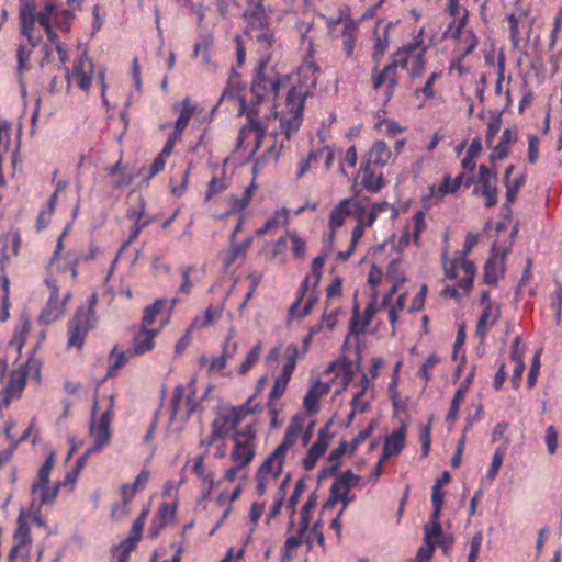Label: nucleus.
Listing matches in <instances>:
<instances>
[{
  "label": "nucleus",
  "mask_w": 562,
  "mask_h": 562,
  "mask_svg": "<svg viewBox=\"0 0 562 562\" xmlns=\"http://www.w3.org/2000/svg\"><path fill=\"white\" fill-rule=\"evenodd\" d=\"M318 68L313 63H306L299 69V76L305 77L306 81L300 87H292L286 94L285 109L280 117L276 112H271V102L279 90L288 85V77L267 78L259 72L251 86V101L248 103L239 92L233 88L223 91L218 105L225 101H234L239 105V115L246 114L247 125L244 126L237 138V146L244 142L247 130L255 133V150H257L265 139L271 138L270 144L263 154V158H273L277 160L283 149V140L279 142V134H283L285 139H290L297 133L303 120V106L305 97L311 89L316 86L315 74Z\"/></svg>",
  "instance_id": "f257e3e1"
},
{
  "label": "nucleus",
  "mask_w": 562,
  "mask_h": 562,
  "mask_svg": "<svg viewBox=\"0 0 562 562\" xmlns=\"http://www.w3.org/2000/svg\"><path fill=\"white\" fill-rule=\"evenodd\" d=\"M67 231L68 228L66 227L57 239L56 249L47 266V273L44 280L49 291L47 300H53V302L61 301L63 293L60 294V289L69 283H74L77 279V265L79 259L67 257L65 263L60 261L63 239Z\"/></svg>",
  "instance_id": "f03ea898"
},
{
  "label": "nucleus",
  "mask_w": 562,
  "mask_h": 562,
  "mask_svg": "<svg viewBox=\"0 0 562 562\" xmlns=\"http://www.w3.org/2000/svg\"><path fill=\"white\" fill-rule=\"evenodd\" d=\"M304 427L305 416L302 414L294 415L286 427L281 443L266 458L257 472L276 481L282 472L289 450L295 445Z\"/></svg>",
  "instance_id": "7ed1b4c3"
},
{
  "label": "nucleus",
  "mask_w": 562,
  "mask_h": 562,
  "mask_svg": "<svg viewBox=\"0 0 562 562\" xmlns=\"http://www.w3.org/2000/svg\"><path fill=\"white\" fill-rule=\"evenodd\" d=\"M425 29L420 27L409 43L401 47L394 55L396 65L406 70L412 78H418L425 72V54L428 45L424 44Z\"/></svg>",
  "instance_id": "20e7f679"
},
{
  "label": "nucleus",
  "mask_w": 562,
  "mask_h": 562,
  "mask_svg": "<svg viewBox=\"0 0 562 562\" xmlns=\"http://www.w3.org/2000/svg\"><path fill=\"white\" fill-rule=\"evenodd\" d=\"M200 402L196 396L195 378H191L187 384L177 385L170 401V422L177 418L181 422H186L200 406Z\"/></svg>",
  "instance_id": "39448f33"
},
{
  "label": "nucleus",
  "mask_w": 562,
  "mask_h": 562,
  "mask_svg": "<svg viewBox=\"0 0 562 562\" xmlns=\"http://www.w3.org/2000/svg\"><path fill=\"white\" fill-rule=\"evenodd\" d=\"M234 446L229 453L233 463L238 465H248L254 457L256 449V432L251 425H246L240 430L233 434Z\"/></svg>",
  "instance_id": "423d86ee"
},
{
  "label": "nucleus",
  "mask_w": 562,
  "mask_h": 562,
  "mask_svg": "<svg viewBox=\"0 0 562 562\" xmlns=\"http://www.w3.org/2000/svg\"><path fill=\"white\" fill-rule=\"evenodd\" d=\"M252 413L248 405H239L232 407L228 412H222L211 423V431L213 437L220 440L226 438L232 431L233 434L238 429V425Z\"/></svg>",
  "instance_id": "0eeeda50"
},
{
  "label": "nucleus",
  "mask_w": 562,
  "mask_h": 562,
  "mask_svg": "<svg viewBox=\"0 0 562 562\" xmlns=\"http://www.w3.org/2000/svg\"><path fill=\"white\" fill-rule=\"evenodd\" d=\"M113 404L114 396L111 395L108 409L101 414L98 420L95 419L97 403L93 405L89 431L94 443L90 447V452H99L111 439L110 424L113 419Z\"/></svg>",
  "instance_id": "6e6552de"
},
{
  "label": "nucleus",
  "mask_w": 562,
  "mask_h": 562,
  "mask_svg": "<svg viewBox=\"0 0 562 562\" xmlns=\"http://www.w3.org/2000/svg\"><path fill=\"white\" fill-rule=\"evenodd\" d=\"M97 317L92 316L91 311L87 314L76 312L74 318L68 325V348L80 349L85 342L87 334L94 327Z\"/></svg>",
  "instance_id": "1a4fd4ad"
},
{
  "label": "nucleus",
  "mask_w": 562,
  "mask_h": 562,
  "mask_svg": "<svg viewBox=\"0 0 562 562\" xmlns=\"http://www.w3.org/2000/svg\"><path fill=\"white\" fill-rule=\"evenodd\" d=\"M20 33L32 47H36L42 41V34L35 26V3L23 1L19 12Z\"/></svg>",
  "instance_id": "9d476101"
},
{
  "label": "nucleus",
  "mask_w": 562,
  "mask_h": 562,
  "mask_svg": "<svg viewBox=\"0 0 562 562\" xmlns=\"http://www.w3.org/2000/svg\"><path fill=\"white\" fill-rule=\"evenodd\" d=\"M465 18H462L457 24H449L448 30L445 32V37L457 40L460 59L471 54L477 44L475 34L470 30H463Z\"/></svg>",
  "instance_id": "9b49d317"
},
{
  "label": "nucleus",
  "mask_w": 562,
  "mask_h": 562,
  "mask_svg": "<svg viewBox=\"0 0 562 562\" xmlns=\"http://www.w3.org/2000/svg\"><path fill=\"white\" fill-rule=\"evenodd\" d=\"M396 61L393 60L391 64L385 66L381 71L372 72V87L374 90H379L383 85L386 86L384 91L385 102L390 101L394 94L395 88L398 85L397 79Z\"/></svg>",
  "instance_id": "f8f14e48"
},
{
  "label": "nucleus",
  "mask_w": 562,
  "mask_h": 562,
  "mask_svg": "<svg viewBox=\"0 0 562 562\" xmlns=\"http://www.w3.org/2000/svg\"><path fill=\"white\" fill-rule=\"evenodd\" d=\"M31 537L27 525L20 517L18 519V528L14 533V546L10 551L12 562H25L30 554Z\"/></svg>",
  "instance_id": "ddd939ff"
},
{
  "label": "nucleus",
  "mask_w": 562,
  "mask_h": 562,
  "mask_svg": "<svg viewBox=\"0 0 562 562\" xmlns=\"http://www.w3.org/2000/svg\"><path fill=\"white\" fill-rule=\"evenodd\" d=\"M92 75L93 64L85 53L76 60L68 79L69 81H74L83 91H88L91 87Z\"/></svg>",
  "instance_id": "4468645a"
},
{
  "label": "nucleus",
  "mask_w": 562,
  "mask_h": 562,
  "mask_svg": "<svg viewBox=\"0 0 562 562\" xmlns=\"http://www.w3.org/2000/svg\"><path fill=\"white\" fill-rule=\"evenodd\" d=\"M479 183L481 192L484 196L486 207L497 204L496 173L491 171L486 166L482 165L479 169Z\"/></svg>",
  "instance_id": "2eb2a0df"
},
{
  "label": "nucleus",
  "mask_w": 562,
  "mask_h": 562,
  "mask_svg": "<svg viewBox=\"0 0 562 562\" xmlns=\"http://www.w3.org/2000/svg\"><path fill=\"white\" fill-rule=\"evenodd\" d=\"M357 199L347 198L339 201L334 207L329 215V227L331 229L330 239L334 238V234L337 228L345 224L346 217L352 216V213L357 211Z\"/></svg>",
  "instance_id": "dca6fc26"
},
{
  "label": "nucleus",
  "mask_w": 562,
  "mask_h": 562,
  "mask_svg": "<svg viewBox=\"0 0 562 562\" xmlns=\"http://www.w3.org/2000/svg\"><path fill=\"white\" fill-rule=\"evenodd\" d=\"M71 299V292L67 289L63 292L61 301L53 302L47 300L45 307L42 310L38 321L44 325H49L65 314V308Z\"/></svg>",
  "instance_id": "f3484780"
},
{
  "label": "nucleus",
  "mask_w": 562,
  "mask_h": 562,
  "mask_svg": "<svg viewBox=\"0 0 562 562\" xmlns=\"http://www.w3.org/2000/svg\"><path fill=\"white\" fill-rule=\"evenodd\" d=\"M252 241L251 237H248L243 243L234 241V235L231 236V247L226 250H222L218 254V258L225 269H228L233 263L243 261L246 258L248 248Z\"/></svg>",
  "instance_id": "a211bd4d"
},
{
  "label": "nucleus",
  "mask_w": 562,
  "mask_h": 562,
  "mask_svg": "<svg viewBox=\"0 0 562 562\" xmlns=\"http://www.w3.org/2000/svg\"><path fill=\"white\" fill-rule=\"evenodd\" d=\"M395 160L393 150L383 142L375 140L362 162L384 167Z\"/></svg>",
  "instance_id": "6ab92c4d"
},
{
  "label": "nucleus",
  "mask_w": 562,
  "mask_h": 562,
  "mask_svg": "<svg viewBox=\"0 0 562 562\" xmlns=\"http://www.w3.org/2000/svg\"><path fill=\"white\" fill-rule=\"evenodd\" d=\"M329 436L327 430L321 429L317 435V440L311 446L305 458L302 461L303 468L307 471L312 470L317 460L325 453L329 445Z\"/></svg>",
  "instance_id": "aec40b11"
},
{
  "label": "nucleus",
  "mask_w": 562,
  "mask_h": 562,
  "mask_svg": "<svg viewBox=\"0 0 562 562\" xmlns=\"http://www.w3.org/2000/svg\"><path fill=\"white\" fill-rule=\"evenodd\" d=\"M442 265L446 278L450 280L459 277V270L462 271L463 277H474L475 274V267L472 261L464 258H457L448 261L447 252H443L442 255Z\"/></svg>",
  "instance_id": "412c9836"
},
{
  "label": "nucleus",
  "mask_w": 562,
  "mask_h": 562,
  "mask_svg": "<svg viewBox=\"0 0 562 562\" xmlns=\"http://www.w3.org/2000/svg\"><path fill=\"white\" fill-rule=\"evenodd\" d=\"M359 390L353 394L350 402L353 413H364L373 400V390L370 391V381L367 374H362Z\"/></svg>",
  "instance_id": "4be33fe9"
},
{
  "label": "nucleus",
  "mask_w": 562,
  "mask_h": 562,
  "mask_svg": "<svg viewBox=\"0 0 562 562\" xmlns=\"http://www.w3.org/2000/svg\"><path fill=\"white\" fill-rule=\"evenodd\" d=\"M267 23L268 18L261 25L255 24L252 21H247L246 25V34L250 40L256 41L262 49H268L274 42L273 33L267 27Z\"/></svg>",
  "instance_id": "5701e85b"
},
{
  "label": "nucleus",
  "mask_w": 562,
  "mask_h": 562,
  "mask_svg": "<svg viewBox=\"0 0 562 562\" xmlns=\"http://www.w3.org/2000/svg\"><path fill=\"white\" fill-rule=\"evenodd\" d=\"M406 437V425L402 424L398 429L392 431L390 436L386 437L384 446H383V460H387L390 457L398 454L405 443Z\"/></svg>",
  "instance_id": "b1692460"
},
{
  "label": "nucleus",
  "mask_w": 562,
  "mask_h": 562,
  "mask_svg": "<svg viewBox=\"0 0 562 562\" xmlns=\"http://www.w3.org/2000/svg\"><path fill=\"white\" fill-rule=\"evenodd\" d=\"M501 317V306L483 307L482 314L476 324V336L483 339Z\"/></svg>",
  "instance_id": "393cba45"
},
{
  "label": "nucleus",
  "mask_w": 562,
  "mask_h": 562,
  "mask_svg": "<svg viewBox=\"0 0 562 562\" xmlns=\"http://www.w3.org/2000/svg\"><path fill=\"white\" fill-rule=\"evenodd\" d=\"M195 109V105L188 98H186L180 104L173 105V111L179 112V116L175 123V130L172 134L180 137L182 136V133L193 116Z\"/></svg>",
  "instance_id": "a878e982"
},
{
  "label": "nucleus",
  "mask_w": 562,
  "mask_h": 562,
  "mask_svg": "<svg viewBox=\"0 0 562 562\" xmlns=\"http://www.w3.org/2000/svg\"><path fill=\"white\" fill-rule=\"evenodd\" d=\"M223 307H207L202 315L194 317L190 326L186 330V337H188L194 330H201L212 326L216 319L222 316Z\"/></svg>",
  "instance_id": "bb28decb"
},
{
  "label": "nucleus",
  "mask_w": 562,
  "mask_h": 562,
  "mask_svg": "<svg viewBox=\"0 0 562 562\" xmlns=\"http://www.w3.org/2000/svg\"><path fill=\"white\" fill-rule=\"evenodd\" d=\"M382 308L383 307H381V305L375 306L374 303H369L364 308L363 319L361 322L359 321L358 308H355L349 325L350 334L364 331V329L369 326L370 322L372 321L373 316Z\"/></svg>",
  "instance_id": "cd10ccee"
},
{
  "label": "nucleus",
  "mask_w": 562,
  "mask_h": 562,
  "mask_svg": "<svg viewBox=\"0 0 562 562\" xmlns=\"http://www.w3.org/2000/svg\"><path fill=\"white\" fill-rule=\"evenodd\" d=\"M360 172L363 173L362 184L368 191L378 192L383 187L382 173H375L371 165L362 162Z\"/></svg>",
  "instance_id": "c85d7f7f"
},
{
  "label": "nucleus",
  "mask_w": 562,
  "mask_h": 562,
  "mask_svg": "<svg viewBox=\"0 0 562 562\" xmlns=\"http://www.w3.org/2000/svg\"><path fill=\"white\" fill-rule=\"evenodd\" d=\"M356 496L350 493V488L330 486V493L328 501L324 505V507L333 506L335 503L340 502L342 504L341 512H345L350 503L355 501Z\"/></svg>",
  "instance_id": "c756f323"
},
{
  "label": "nucleus",
  "mask_w": 562,
  "mask_h": 562,
  "mask_svg": "<svg viewBox=\"0 0 562 562\" xmlns=\"http://www.w3.org/2000/svg\"><path fill=\"white\" fill-rule=\"evenodd\" d=\"M157 329H142L134 339V353L143 355L154 348V339L157 335Z\"/></svg>",
  "instance_id": "7c9ffc66"
},
{
  "label": "nucleus",
  "mask_w": 562,
  "mask_h": 562,
  "mask_svg": "<svg viewBox=\"0 0 562 562\" xmlns=\"http://www.w3.org/2000/svg\"><path fill=\"white\" fill-rule=\"evenodd\" d=\"M175 516V506H171L168 503H162L159 506V510L157 516L153 519V531L151 537H156L160 529H162L166 525L172 521Z\"/></svg>",
  "instance_id": "2f4dec72"
},
{
  "label": "nucleus",
  "mask_w": 562,
  "mask_h": 562,
  "mask_svg": "<svg viewBox=\"0 0 562 562\" xmlns=\"http://www.w3.org/2000/svg\"><path fill=\"white\" fill-rule=\"evenodd\" d=\"M516 142V132L506 128L503 131L499 143L494 147L493 153L490 155L491 160H501L508 154L509 145Z\"/></svg>",
  "instance_id": "473e14b6"
},
{
  "label": "nucleus",
  "mask_w": 562,
  "mask_h": 562,
  "mask_svg": "<svg viewBox=\"0 0 562 562\" xmlns=\"http://www.w3.org/2000/svg\"><path fill=\"white\" fill-rule=\"evenodd\" d=\"M246 21H252V23L261 25L266 18H268L265 8L262 7V0H247V9L244 12Z\"/></svg>",
  "instance_id": "72a5a7b5"
},
{
  "label": "nucleus",
  "mask_w": 562,
  "mask_h": 562,
  "mask_svg": "<svg viewBox=\"0 0 562 562\" xmlns=\"http://www.w3.org/2000/svg\"><path fill=\"white\" fill-rule=\"evenodd\" d=\"M25 386V381L21 374L13 375L5 390L4 395L2 398V404L4 406H8L11 402V400L16 398L21 395L23 389Z\"/></svg>",
  "instance_id": "f704fd0d"
},
{
  "label": "nucleus",
  "mask_w": 562,
  "mask_h": 562,
  "mask_svg": "<svg viewBox=\"0 0 562 562\" xmlns=\"http://www.w3.org/2000/svg\"><path fill=\"white\" fill-rule=\"evenodd\" d=\"M458 191V183L452 182V178L449 175H446L438 186H432L430 188V195L436 201H441L445 195L449 193H456Z\"/></svg>",
  "instance_id": "c9c22d12"
},
{
  "label": "nucleus",
  "mask_w": 562,
  "mask_h": 562,
  "mask_svg": "<svg viewBox=\"0 0 562 562\" xmlns=\"http://www.w3.org/2000/svg\"><path fill=\"white\" fill-rule=\"evenodd\" d=\"M204 454H200L193 459L192 472L202 481V483L207 486L209 490L212 488L213 485V473L206 471L204 464Z\"/></svg>",
  "instance_id": "e433bc0d"
},
{
  "label": "nucleus",
  "mask_w": 562,
  "mask_h": 562,
  "mask_svg": "<svg viewBox=\"0 0 562 562\" xmlns=\"http://www.w3.org/2000/svg\"><path fill=\"white\" fill-rule=\"evenodd\" d=\"M53 467H54V456L49 454L37 473V480L32 484L31 492L33 495H35L37 493L38 487L41 485L48 484Z\"/></svg>",
  "instance_id": "4c0bfd02"
},
{
  "label": "nucleus",
  "mask_w": 562,
  "mask_h": 562,
  "mask_svg": "<svg viewBox=\"0 0 562 562\" xmlns=\"http://www.w3.org/2000/svg\"><path fill=\"white\" fill-rule=\"evenodd\" d=\"M299 349L296 345H289L285 348V362L282 368V373L279 376L290 380L296 367Z\"/></svg>",
  "instance_id": "58836bf2"
},
{
  "label": "nucleus",
  "mask_w": 562,
  "mask_h": 562,
  "mask_svg": "<svg viewBox=\"0 0 562 562\" xmlns=\"http://www.w3.org/2000/svg\"><path fill=\"white\" fill-rule=\"evenodd\" d=\"M56 8L53 3H45L41 10H35V21L42 29L53 25Z\"/></svg>",
  "instance_id": "ea45409f"
},
{
  "label": "nucleus",
  "mask_w": 562,
  "mask_h": 562,
  "mask_svg": "<svg viewBox=\"0 0 562 562\" xmlns=\"http://www.w3.org/2000/svg\"><path fill=\"white\" fill-rule=\"evenodd\" d=\"M72 19L74 14L70 10L56 8L53 25L63 32H69Z\"/></svg>",
  "instance_id": "a19ab883"
},
{
  "label": "nucleus",
  "mask_w": 562,
  "mask_h": 562,
  "mask_svg": "<svg viewBox=\"0 0 562 562\" xmlns=\"http://www.w3.org/2000/svg\"><path fill=\"white\" fill-rule=\"evenodd\" d=\"M440 362V357L436 353L430 355L425 362L422 364L417 372V375L424 381V389L428 385L432 376V370L436 364Z\"/></svg>",
  "instance_id": "79ce46f5"
},
{
  "label": "nucleus",
  "mask_w": 562,
  "mask_h": 562,
  "mask_svg": "<svg viewBox=\"0 0 562 562\" xmlns=\"http://www.w3.org/2000/svg\"><path fill=\"white\" fill-rule=\"evenodd\" d=\"M357 211L352 213V217H355L358 222V225L362 227H370L376 221L374 213L367 211L360 200H357Z\"/></svg>",
  "instance_id": "37998d69"
},
{
  "label": "nucleus",
  "mask_w": 562,
  "mask_h": 562,
  "mask_svg": "<svg viewBox=\"0 0 562 562\" xmlns=\"http://www.w3.org/2000/svg\"><path fill=\"white\" fill-rule=\"evenodd\" d=\"M303 542H305L308 546V548H311L310 536L305 535L302 537L300 533H297V536L288 537L284 542L285 552H284L283 557L291 560L293 558V553L295 552L296 548Z\"/></svg>",
  "instance_id": "c03bdc74"
},
{
  "label": "nucleus",
  "mask_w": 562,
  "mask_h": 562,
  "mask_svg": "<svg viewBox=\"0 0 562 562\" xmlns=\"http://www.w3.org/2000/svg\"><path fill=\"white\" fill-rule=\"evenodd\" d=\"M165 303L166 302L164 300H157L153 305L145 307L142 321V329H148V327L155 323L156 316Z\"/></svg>",
  "instance_id": "a18cd8bd"
},
{
  "label": "nucleus",
  "mask_w": 562,
  "mask_h": 562,
  "mask_svg": "<svg viewBox=\"0 0 562 562\" xmlns=\"http://www.w3.org/2000/svg\"><path fill=\"white\" fill-rule=\"evenodd\" d=\"M61 486V483L58 482L54 485L53 488H49L47 484H43L38 487L37 493L34 495V497L38 496V506H42L46 503L52 502L58 494L59 487ZM35 503V498L33 499V504Z\"/></svg>",
  "instance_id": "49530a36"
},
{
  "label": "nucleus",
  "mask_w": 562,
  "mask_h": 562,
  "mask_svg": "<svg viewBox=\"0 0 562 562\" xmlns=\"http://www.w3.org/2000/svg\"><path fill=\"white\" fill-rule=\"evenodd\" d=\"M130 359V355L126 352H116L115 349L110 356V366L106 376L112 378L116 371L120 370Z\"/></svg>",
  "instance_id": "de8ad7c7"
},
{
  "label": "nucleus",
  "mask_w": 562,
  "mask_h": 562,
  "mask_svg": "<svg viewBox=\"0 0 562 562\" xmlns=\"http://www.w3.org/2000/svg\"><path fill=\"white\" fill-rule=\"evenodd\" d=\"M252 194V187H248L244 190L240 196L233 198L231 203V210L228 214L231 213H240L244 209L247 207L249 204L250 198Z\"/></svg>",
  "instance_id": "09e8293b"
},
{
  "label": "nucleus",
  "mask_w": 562,
  "mask_h": 562,
  "mask_svg": "<svg viewBox=\"0 0 562 562\" xmlns=\"http://www.w3.org/2000/svg\"><path fill=\"white\" fill-rule=\"evenodd\" d=\"M442 528L439 521H430L429 526L425 527V542H432L439 546L442 544L441 541Z\"/></svg>",
  "instance_id": "8fccbe9b"
},
{
  "label": "nucleus",
  "mask_w": 562,
  "mask_h": 562,
  "mask_svg": "<svg viewBox=\"0 0 562 562\" xmlns=\"http://www.w3.org/2000/svg\"><path fill=\"white\" fill-rule=\"evenodd\" d=\"M386 278L392 282L404 283L406 281L404 271L401 268V261L393 259L386 270Z\"/></svg>",
  "instance_id": "3c124183"
},
{
  "label": "nucleus",
  "mask_w": 562,
  "mask_h": 562,
  "mask_svg": "<svg viewBox=\"0 0 562 562\" xmlns=\"http://www.w3.org/2000/svg\"><path fill=\"white\" fill-rule=\"evenodd\" d=\"M33 48L29 43H21L16 49V59H18V72L22 74V71L26 68L27 61L32 55Z\"/></svg>",
  "instance_id": "603ef678"
},
{
  "label": "nucleus",
  "mask_w": 562,
  "mask_h": 562,
  "mask_svg": "<svg viewBox=\"0 0 562 562\" xmlns=\"http://www.w3.org/2000/svg\"><path fill=\"white\" fill-rule=\"evenodd\" d=\"M502 276V270L495 260H488L484 267V281L494 284Z\"/></svg>",
  "instance_id": "864d4df0"
},
{
  "label": "nucleus",
  "mask_w": 562,
  "mask_h": 562,
  "mask_svg": "<svg viewBox=\"0 0 562 562\" xmlns=\"http://www.w3.org/2000/svg\"><path fill=\"white\" fill-rule=\"evenodd\" d=\"M260 351H261V344L258 342L257 345H255L251 350L248 352V355L246 356V359L243 361V363L240 364V368H239V373L240 374H245L247 373L250 368H252V366L258 361L259 359V355H260Z\"/></svg>",
  "instance_id": "5fc2aeb1"
},
{
  "label": "nucleus",
  "mask_w": 562,
  "mask_h": 562,
  "mask_svg": "<svg viewBox=\"0 0 562 562\" xmlns=\"http://www.w3.org/2000/svg\"><path fill=\"white\" fill-rule=\"evenodd\" d=\"M359 481V475L355 474L351 470H347L331 485L351 490Z\"/></svg>",
  "instance_id": "6e6d98bb"
},
{
  "label": "nucleus",
  "mask_w": 562,
  "mask_h": 562,
  "mask_svg": "<svg viewBox=\"0 0 562 562\" xmlns=\"http://www.w3.org/2000/svg\"><path fill=\"white\" fill-rule=\"evenodd\" d=\"M193 267H186L182 269V282L179 286L178 294L189 295L191 292V289L194 284V280L192 279V273L194 272Z\"/></svg>",
  "instance_id": "4d7b16f0"
},
{
  "label": "nucleus",
  "mask_w": 562,
  "mask_h": 562,
  "mask_svg": "<svg viewBox=\"0 0 562 562\" xmlns=\"http://www.w3.org/2000/svg\"><path fill=\"white\" fill-rule=\"evenodd\" d=\"M286 236H289L292 243V252L296 259H302L305 256L306 243L295 233L288 232Z\"/></svg>",
  "instance_id": "13d9d810"
},
{
  "label": "nucleus",
  "mask_w": 562,
  "mask_h": 562,
  "mask_svg": "<svg viewBox=\"0 0 562 562\" xmlns=\"http://www.w3.org/2000/svg\"><path fill=\"white\" fill-rule=\"evenodd\" d=\"M290 380L282 376H277L273 386L269 393V403L280 398L286 390Z\"/></svg>",
  "instance_id": "bf43d9fd"
},
{
  "label": "nucleus",
  "mask_w": 562,
  "mask_h": 562,
  "mask_svg": "<svg viewBox=\"0 0 562 562\" xmlns=\"http://www.w3.org/2000/svg\"><path fill=\"white\" fill-rule=\"evenodd\" d=\"M540 366H541L540 364V351H537L533 355L530 370H529L528 376H527V386L529 389H532L537 382L538 375L540 373Z\"/></svg>",
  "instance_id": "052dcab7"
},
{
  "label": "nucleus",
  "mask_w": 562,
  "mask_h": 562,
  "mask_svg": "<svg viewBox=\"0 0 562 562\" xmlns=\"http://www.w3.org/2000/svg\"><path fill=\"white\" fill-rule=\"evenodd\" d=\"M501 124H502V121H501L499 115H496V116H493L490 119V121L487 123V130H486V136H485V142H486L487 146H491L493 144L496 134L501 130Z\"/></svg>",
  "instance_id": "680f3d73"
},
{
  "label": "nucleus",
  "mask_w": 562,
  "mask_h": 562,
  "mask_svg": "<svg viewBox=\"0 0 562 562\" xmlns=\"http://www.w3.org/2000/svg\"><path fill=\"white\" fill-rule=\"evenodd\" d=\"M412 222H413V227H412L413 239H414V243L417 245L418 240H419V236L426 227L424 213L423 212L415 213L412 218Z\"/></svg>",
  "instance_id": "e2e57ef3"
},
{
  "label": "nucleus",
  "mask_w": 562,
  "mask_h": 562,
  "mask_svg": "<svg viewBox=\"0 0 562 562\" xmlns=\"http://www.w3.org/2000/svg\"><path fill=\"white\" fill-rule=\"evenodd\" d=\"M371 212L374 213L375 217L378 218V216L382 213H387L389 214V217L391 220L395 218L398 214L397 210L395 209L394 205L387 203V202H379V203H374L372 206H371Z\"/></svg>",
  "instance_id": "0e129e2a"
},
{
  "label": "nucleus",
  "mask_w": 562,
  "mask_h": 562,
  "mask_svg": "<svg viewBox=\"0 0 562 562\" xmlns=\"http://www.w3.org/2000/svg\"><path fill=\"white\" fill-rule=\"evenodd\" d=\"M364 232V227L357 224V226L352 229L351 233V241L348 250L346 252H340L339 257L341 259H347L355 251V247L357 243L362 238Z\"/></svg>",
  "instance_id": "69168bd1"
},
{
  "label": "nucleus",
  "mask_w": 562,
  "mask_h": 562,
  "mask_svg": "<svg viewBox=\"0 0 562 562\" xmlns=\"http://www.w3.org/2000/svg\"><path fill=\"white\" fill-rule=\"evenodd\" d=\"M544 442L549 454H554L558 449V432L554 426H549L546 429Z\"/></svg>",
  "instance_id": "338daca9"
},
{
  "label": "nucleus",
  "mask_w": 562,
  "mask_h": 562,
  "mask_svg": "<svg viewBox=\"0 0 562 562\" xmlns=\"http://www.w3.org/2000/svg\"><path fill=\"white\" fill-rule=\"evenodd\" d=\"M226 188H227V183L224 178H222V179L213 178L209 183V189H207L205 199L211 200L215 194L226 190Z\"/></svg>",
  "instance_id": "774afa93"
}]
</instances>
